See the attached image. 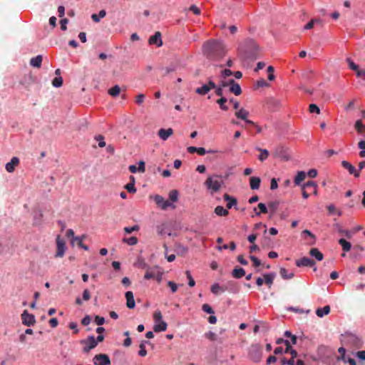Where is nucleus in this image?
I'll use <instances>...</instances> for the list:
<instances>
[{
	"label": "nucleus",
	"mask_w": 365,
	"mask_h": 365,
	"mask_svg": "<svg viewBox=\"0 0 365 365\" xmlns=\"http://www.w3.org/2000/svg\"><path fill=\"white\" fill-rule=\"evenodd\" d=\"M204 55L211 60H220L226 54L225 44L218 40H210L206 41L202 46Z\"/></svg>",
	"instance_id": "nucleus-1"
},
{
	"label": "nucleus",
	"mask_w": 365,
	"mask_h": 365,
	"mask_svg": "<svg viewBox=\"0 0 365 365\" xmlns=\"http://www.w3.org/2000/svg\"><path fill=\"white\" fill-rule=\"evenodd\" d=\"M239 56L242 61H254L258 57L259 47L253 39H247L238 48Z\"/></svg>",
	"instance_id": "nucleus-2"
},
{
	"label": "nucleus",
	"mask_w": 365,
	"mask_h": 365,
	"mask_svg": "<svg viewBox=\"0 0 365 365\" xmlns=\"http://www.w3.org/2000/svg\"><path fill=\"white\" fill-rule=\"evenodd\" d=\"M220 178V176L217 175L209 176L204 182L206 187L210 190L212 194L218 192L222 187V182L218 180Z\"/></svg>",
	"instance_id": "nucleus-3"
},
{
	"label": "nucleus",
	"mask_w": 365,
	"mask_h": 365,
	"mask_svg": "<svg viewBox=\"0 0 365 365\" xmlns=\"http://www.w3.org/2000/svg\"><path fill=\"white\" fill-rule=\"evenodd\" d=\"M249 357L254 362H259L261 360L262 350V346L258 344H252L249 348Z\"/></svg>",
	"instance_id": "nucleus-4"
},
{
	"label": "nucleus",
	"mask_w": 365,
	"mask_h": 365,
	"mask_svg": "<svg viewBox=\"0 0 365 365\" xmlns=\"http://www.w3.org/2000/svg\"><path fill=\"white\" fill-rule=\"evenodd\" d=\"M94 365H110L109 356L106 354H96L93 358Z\"/></svg>",
	"instance_id": "nucleus-5"
},
{
	"label": "nucleus",
	"mask_w": 365,
	"mask_h": 365,
	"mask_svg": "<svg viewBox=\"0 0 365 365\" xmlns=\"http://www.w3.org/2000/svg\"><path fill=\"white\" fill-rule=\"evenodd\" d=\"M81 343L86 344L83 349L85 353L89 352L97 346V341L93 336H88L86 340L82 341Z\"/></svg>",
	"instance_id": "nucleus-6"
},
{
	"label": "nucleus",
	"mask_w": 365,
	"mask_h": 365,
	"mask_svg": "<svg viewBox=\"0 0 365 365\" xmlns=\"http://www.w3.org/2000/svg\"><path fill=\"white\" fill-rule=\"evenodd\" d=\"M346 344H351L352 346L359 348L361 346V339L354 334H347L344 337Z\"/></svg>",
	"instance_id": "nucleus-7"
},
{
	"label": "nucleus",
	"mask_w": 365,
	"mask_h": 365,
	"mask_svg": "<svg viewBox=\"0 0 365 365\" xmlns=\"http://www.w3.org/2000/svg\"><path fill=\"white\" fill-rule=\"evenodd\" d=\"M22 323L28 327L32 326L35 324L34 315L29 314L26 310H24L21 314Z\"/></svg>",
	"instance_id": "nucleus-8"
},
{
	"label": "nucleus",
	"mask_w": 365,
	"mask_h": 365,
	"mask_svg": "<svg viewBox=\"0 0 365 365\" xmlns=\"http://www.w3.org/2000/svg\"><path fill=\"white\" fill-rule=\"evenodd\" d=\"M57 251L56 253V257H62L65 253V242L61 239L59 236L56 238Z\"/></svg>",
	"instance_id": "nucleus-9"
},
{
	"label": "nucleus",
	"mask_w": 365,
	"mask_h": 365,
	"mask_svg": "<svg viewBox=\"0 0 365 365\" xmlns=\"http://www.w3.org/2000/svg\"><path fill=\"white\" fill-rule=\"evenodd\" d=\"M148 43L150 45H156L158 47L161 46L163 45L161 33L160 31H156L153 36H151L149 38Z\"/></svg>",
	"instance_id": "nucleus-10"
},
{
	"label": "nucleus",
	"mask_w": 365,
	"mask_h": 365,
	"mask_svg": "<svg viewBox=\"0 0 365 365\" xmlns=\"http://www.w3.org/2000/svg\"><path fill=\"white\" fill-rule=\"evenodd\" d=\"M315 262L307 257H304L296 261V265L299 267H313Z\"/></svg>",
	"instance_id": "nucleus-11"
},
{
	"label": "nucleus",
	"mask_w": 365,
	"mask_h": 365,
	"mask_svg": "<svg viewBox=\"0 0 365 365\" xmlns=\"http://www.w3.org/2000/svg\"><path fill=\"white\" fill-rule=\"evenodd\" d=\"M19 164V159L17 157H13L10 162L6 164V170L8 173H13L16 167Z\"/></svg>",
	"instance_id": "nucleus-12"
},
{
	"label": "nucleus",
	"mask_w": 365,
	"mask_h": 365,
	"mask_svg": "<svg viewBox=\"0 0 365 365\" xmlns=\"http://www.w3.org/2000/svg\"><path fill=\"white\" fill-rule=\"evenodd\" d=\"M158 267H148L146 269L145 274L144 275V279H155V276L158 274V272L159 271Z\"/></svg>",
	"instance_id": "nucleus-13"
},
{
	"label": "nucleus",
	"mask_w": 365,
	"mask_h": 365,
	"mask_svg": "<svg viewBox=\"0 0 365 365\" xmlns=\"http://www.w3.org/2000/svg\"><path fill=\"white\" fill-rule=\"evenodd\" d=\"M341 165L344 168L348 170L349 174L354 175L356 178L359 176V171H356V168L348 161L343 160L341 162Z\"/></svg>",
	"instance_id": "nucleus-14"
},
{
	"label": "nucleus",
	"mask_w": 365,
	"mask_h": 365,
	"mask_svg": "<svg viewBox=\"0 0 365 365\" xmlns=\"http://www.w3.org/2000/svg\"><path fill=\"white\" fill-rule=\"evenodd\" d=\"M126 299V305L129 309H133L135 307L133 293L131 291H128L125 294Z\"/></svg>",
	"instance_id": "nucleus-15"
},
{
	"label": "nucleus",
	"mask_w": 365,
	"mask_h": 365,
	"mask_svg": "<svg viewBox=\"0 0 365 365\" xmlns=\"http://www.w3.org/2000/svg\"><path fill=\"white\" fill-rule=\"evenodd\" d=\"M173 133V130L170 128L168 129L161 128L158 130V135L163 140H166Z\"/></svg>",
	"instance_id": "nucleus-16"
},
{
	"label": "nucleus",
	"mask_w": 365,
	"mask_h": 365,
	"mask_svg": "<svg viewBox=\"0 0 365 365\" xmlns=\"http://www.w3.org/2000/svg\"><path fill=\"white\" fill-rule=\"evenodd\" d=\"M224 200L227 202V209H231L232 207H235V209L237 210V207H236L237 200L236 198L229 195L228 194L224 195Z\"/></svg>",
	"instance_id": "nucleus-17"
},
{
	"label": "nucleus",
	"mask_w": 365,
	"mask_h": 365,
	"mask_svg": "<svg viewBox=\"0 0 365 365\" xmlns=\"http://www.w3.org/2000/svg\"><path fill=\"white\" fill-rule=\"evenodd\" d=\"M43 56L41 55H38L30 59V65L34 68H39L41 66Z\"/></svg>",
	"instance_id": "nucleus-18"
},
{
	"label": "nucleus",
	"mask_w": 365,
	"mask_h": 365,
	"mask_svg": "<svg viewBox=\"0 0 365 365\" xmlns=\"http://www.w3.org/2000/svg\"><path fill=\"white\" fill-rule=\"evenodd\" d=\"M168 324L165 322L161 320L155 323L153 327V330L155 332L164 331L167 329Z\"/></svg>",
	"instance_id": "nucleus-19"
},
{
	"label": "nucleus",
	"mask_w": 365,
	"mask_h": 365,
	"mask_svg": "<svg viewBox=\"0 0 365 365\" xmlns=\"http://www.w3.org/2000/svg\"><path fill=\"white\" fill-rule=\"evenodd\" d=\"M309 255L318 261H322L324 259V255L317 248H312L309 250Z\"/></svg>",
	"instance_id": "nucleus-20"
},
{
	"label": "nucleus",
	"mask_w": 365,
	"mask_h": 365,
	"mask_svg": "<svg viewBox=\"0 0 365 365\" xmlns=\"http://www.w3.org/2000/svg\"><path fill=\"white\" fill-rule=\"evenodd\" d=\"M264 283L270 288L271 286L273 284V282H274V279L275 278V273H268V274H264Z\"/></svg>",
	"instance_id": "nucleus-21"
},
{
	"label": "nucleus",
	"mask_w": 365,
	"mask_h": 365,
	"mask_svg": "<svg viewBox=\"0 0 365 365\" xmlns=\"http://www.w3.org/2000/svg\"><path fill=\"white\" fill-rule=\"evenodd\" d=\"M232 275L234 278L240 279L245 275V271L242 267H235L232 272Z\"/></svg>",
	"instance_id": "nucleus-22"
},
{
	"label": "nucleus",
	"mask_w": 365,
	"mask_h": 365,
	"mask_svg": "<svg viewBox=\"0 0 365 365\" xmlns=\"http://www.w3.org/2000/svg\"><path fill=\"white\" fill-rule=\"evenodd\" d=\"M261 180L258 177H251L250 179V188L257 190L260 186Z\"/></svg>",
	"instance_id": "nucleus-23"
},
{
	"label": "nucleus",
	"mask_w": 365,
	"mask_h": 365,
	"mask_svg": "<svg viewBox=\"0 0 365 365\" xmlns=\"http://www.w3.org/2000/svg\"><path fill=\"white\" fill-rule=\"evenodd\" d=\"M330 312V307L329 305L324 306L323 308H319L316 310V314L319 317H323L324 315Z\"/></svg>",
	"instance_id": "nucleus-24"
},
{
	"label": "nucleus",
	"mask_w": 365,
	"mask_h": 365,
	"mask_svg": "<svg viewBox=\"0 0 365 365\" xmlns=\"http://www.w3.org/2000/svg\"><path fill=\"white\" fill-rule=\"evenodd\" d=\"M249 112L244 109V108H241L238 110H237L235 112V116L237 118H240L241 120H246V118L248 117L249 115Z\"/></svg>",
	"instance_id": "nucleus-25"
},
{
	"label": "nucleus",
	"mask_w": 365,
	"mask_h": 365,
	"mask_svg": "<svg viewBox=\"0 0 365 365\" xmlns=\"http://www.w3.org/2000/svg\"><path fill=\"white\" fill-rule=\"evenodd\" d=\"M285 346L286 349L284 350V353H289L292 358H296L297 356V352L292 348L289 341H285Z\"/></svg>",
	"instance_id": "nucleus-26"
},
{
	"label": "nucleus",
	"mask_w": 365,
	"mask_h": 365,
	"mask_svg": "<svg viewBox=\"0 0 365 365\" xmlns=\"http://www.w3.org/2000/svg\"><path fill=\"white\" fill-rule=\"evenodd\" d=\"M256 149L260 152V155L258 156V159L260 161L262 162L268 158L269 153L267 149H262L261 148H257Z\"/></svg>",
	"instance_id": "nucleus-27"
},
{
	"label": "nucleus",
	"mask_w": 365,
	"mask_h": 365,
	"mask_svg": "<svg viewBox=\"0 0 365 365\" xmlns=\"http://www.w3.org/2000/svg\"><path fill=\"white\" fill-rule=\"evenodd\" d=\"M354 127L359 134H365V125L361 120L356 122Z\"/></svg>",
	"instance_id": "nucleus-28"
},
{
	"label": "nucleus",
	"mask_w": 365,
	"mask_h": 365,
	"mask_svg": "<svg viewBox=\"0 0 365 365\" xmlns=\"http://www.w3.org/2000/svg\"><path fill=\"white\" fill-rule=\"evenodd\" d=\"M339 244L342 247L344 252H349L351 250V243L343 238L339 240Z\"/></svg>",
	"instance_id": "nucleus-29"
},
{
	"label": "nucleus",
	"mask_w": 365,
	"mask_h": 365,
	"mask_svg": "<svg viewBox=\"0 0 365 365\" xmlns=\"http://www.w3.org/2000/svg\"><path fill=\"white\" fill-rule=\"evenodd\" d=\"M229 91L230 93H234L235 96H240L242 93V89L239 83L234 84L233 86L229 87Z\"/></svg>",
	"instance_id": "nucleus-30"
},
{
	"label": "nucleus",
	"mask_w": 365,
	"mask_h": 365,
	"mask_svg": "<svg viewBox=\"0 0 365 365\" xmlns=\"http://www.w3.org/2000/svg\"><path fill=\"white\" fill-rule=\"evenodd\" d=\"M210 91V88L205 84L201 87L197 88L195 90V93L201 96H205L207 93H208Z\"/></svg>",
	"instance_id": "nucleus-31"
},
{
	"label": "nucleus",
	"mask_w": 365,
	"mask_h": 365,
	"mask_svg": "<svg viewBox=\"0 0 365 365\" xmlns=\"http://www.w3.org/2000/svg\"><path fill=\"white\" fill-rule=\"evenodd\" d=\"M215 213L218 216H227L229 214V212L222 206L219 205L215 208Z\"/></svg>",
	"instance_id": "nucleus-32"
},
{
	"label": "nucleus",
	"mask_w": 365,
	"mask_h": 365,
	"mask_svg": "<svg viewBox=\"0 0 365 365\" xmlns=\"http://www.w3.org/2000/svg\"><path fill=\"white\" fill-rule=\"evenodd\" d=\"M106 15V12L105 10H101L98 14H93L91 15V19L95 22H98L101 19L104 18Z\"/></svg>",
	"instance_id": "nucleus-33"
},
{
	"label": "nucleus",
	"mask_w": 365,
	"mask_h": 365,
	"mask_svg": "<svg viewBox=\"0 0 365 365\" xmlns=\"http://www.w3.org/2000/svg\"><path fill=\"white\" fill-rule=\"evenodd\" d=\"M305 177L306 174L304 171L298 172L297 176L294 178V183L299 185L305 179Z\"/></svg>",
	"instance_id": "nucleus-34"
},
{
	"label": "nucleus",
	"mask_w": 365,
	"mask_h": 365,
	"mask_svg": "<svg viewBox=\"0 0 365 365\" xmlns=\"http://www.w3.org/2000/svg\"><path fill=\"white\" fill-rule=\"evenodd\" d=\"M120 92V88L119 86L115 85L108 90V93L113 97H117Z\"/></svg>",
	"instance_id": "nucleus-35"
},
{
	"label": "nucleus",
	"mask_w": 365,
	"mask_h": 365,
	"mask_svg": "<svg viewBox=\"0 0 365 365\" xmlns=\"http://www.w3.org/2000/svg\"><path fill=\"white\" fill-rule=\"evenodd\" d=\"M227 99L225 97H222L217 101V103L220 106V108L226 111L228 110V107L225 105Z\"/></svg>",
	"instance_id": "nucleus-36"
},
{
	"label": "nucleus",
	"mask_w": 365,
	"mask_h": 365,
	"mask_svg": "<svg viewBox=\"0 0 365 365\" xmlns=\"http://www.w3.org/2000/svg\"><path fill=\"white\" fill-rule=\"evenodd\" d=\"M287 272H288V271L285 268H281L279 270L280 275L283 279H292L294 277V274L293 273L288 274Z\"/></svg>",
	"instance_id": "nucleus-37"
},
{
	"label": "nucleus",
	"mask_w": 365,
	"mask_h": 365,
	"mask_svg": "<svg viewBox=\"0 0 365 365\" xmlns=\"http://www.w3.org/2000/svg\"><path fill=\"white\" fill-rule=\"evenodd\" d=\"M312 187L313 188V192L316 195L317 194V185L314 181H308L302 187L304 190Z\"/></svg>",
	"instance_id": "nucleus-38"
},
{
	"label": "nucleus",
	"mask_w": 365,
	"mask_h": 365,
	"mask_svg": "<svg viewBox=\"0 0 365 365\" xmlns=\"http://www.w3.org/2000/svg\"><path fill=\"white\" fill-rule=\"evenodd\" d=\"M225 289L221 287L219 284L216 283L211 286V292L214 294H218L220 292H224Z\"/></svg>",
	"instance_id": "nucleus-39"
},
{
	"label": "nucleus",
	"mask_w": 365,
	"mask_h": 365,
	"mask_svg": "<svg viewBox=\"0 0 365 365\" xmlns=\"http://www.w3.org/2000/svg\"><path fill=\"white\" fill-rule=\"evenodd\" d=\"M154 200L157 205L163 210V204L165 201L164 197L159 195H156L154 197Z\"/></svg>",
	"instance_id": "nucleus-40"
},
{
	"label": "nucleus",
	"mask_w": 365,
	"mask_h": 365,
	"mask_svg": "<svg viewBox=\"0 0 365 365\" xmlns=\"http://www.w3.org/2000/svg\"><path fill=\"white\" fill-rule=\"evenodd\" d=\"M169 200L171 202H176L178 200V192L176 190H173L169 192Z\"/></svg>",
	"instance_id": "nucleus-41"
},
{
	"label": "nucleus",
	"mask_w": 365,
	"mask_h": 365,
	"mask_svg": "<svg viewBox=\"0 0 365 365\" xmlns=\"http://www.w3.org/2000/svg\"><path fill=\"white\" fill-rule=\"evenodd\" d=\"M145 343H148V341H143L140 343V344L139 346L140 350L138 351V354L140 356H145L147 355V351L145 349Z\"/></svg>",
	"instance_id": "nucleus-42"
},
{
	"label": "nucleus",
	"mask_w": 365,
	"mask_h": 365,
	"mask_svg": "<svg viewBox=\"0 0 365 365\" xmlns=\"http://www.w3.org/2000/svg\"><path fill=\"white\" fill-rule=\"evenodd\" d=\"M123 241L129 245H135L138 242V239L135 237H130L129 238H123Z\"/></svg>",
	"instance_id": "nucleus-43"
},
{
	"label": "nucleus",
	"mask_w": 365,
	"mask_h": 365,
	"mask_svg": "<svg viewBox=\"0 0 365 365\" xmlns=\"http://www.w3.org/2000/svg\"><path fill=\"white\" fill-rule=\"evenodd\" d=\"M62 84H63V78L61 76L56 77L52 81V85L54 87H56V88L61 87L62 86Z\"/></svg>",
	"instance_id": "nucleus-44"
},
{
	"label": "nucleus",
	"mask_w": 365,
	"mask_h": 365,
	"mask_svg": "<svg viewBox=\"0 0 365 365\" xmlns=\"http://www.w3.org/2000/svg\"><path fill=\"white\" fill-rule=\"evenodd\" d=\"M257 207H259V212H256V215H259L261 213H267L268 210H267V207H266L265 204L264 203H259Z\"/></svg>",
	"instance_id": "nucleus-45"
},
{
	"label": "nucleus",
	"mask_w": 365,
	"mask_h": 365,
	"mask_svg": "<svg viewBox=\"0 0 365 365\" xmlns=\"http://www.w3.org/2000/svg\"><path fill=\"white\" fill-rule=\"evenodd\" d=\"M125 188L130 193H135L136 192V188L135 187L134 182H130L125 185Z\"/></svg>",
	"instance_id": "nucleus-46"
},
{
	"label": "nucleus",
	"mask_w": 365,
	"mask_h": 365,
	"mask_svg": "<svg viewBox=\"0 0 365 365\" xmlns=\"http://www.w3.org/2000/svg\"><path fill=\"white\" fill-rule=\"evenodd\" d=\"M205 338L210 341H215L217 339V335L215 333L209 331L205 334Z\"/></svg>",
	"instance_id": "nucleus-47"
},
{
	"label": "nucleus",
	"mask_w": 365,
	"mask_h": 365,
	"mask_svg": "<svg viewBox=\"0 0 365 365\" xmlns=\"http://www.w3.org/2000/svg\"><path fill=\"white\" fill-rule=\"evenodd\" d=\"M140 229L139 226L135 225L133 227H124V231L128 233V234H130L133 232H135V231H138Z\"/></svg>",
	"instance_id": "nucleus-48"
},
{
	"label": "nucleus",
	"mask_w": 365,
	"mask_h": 365,
	"mask_svg": "<svg viewBox=\"0 0 365 365\" xmlns=\"http://www.w3.org/2000/svg\"><path fill=\"white\" fill-rule=\"evenodd\" d=\"M162 318H163V317H162L161 312L160 310H156L153 314V319H154L155 323L158 322V321H161Z\"/></svg>",
	"instance_id": "nucleus-49"
},
{
	"label": "nucleus",
	"mask_w": 365,
	"mask_h": 365,
	"mask_svg": "<svg viewBox=\"0 0 365 365\" xmlns=\"http://www.w3.org/2000/svg\"><path fill=\"white\" fill-rule=\"evenodd\" d=\"M346 61L349 64V67L350 69L356 71L359 69V66L356 65L354 61H352L350 58H347Z\"/></svg>",
	"instance_id": "nucleus-50"
},
{
	"label": "nucleus",
	"mask_w": 365,
	"mask_h": 365,
	"mask_svg": "<svg viewBox=\"0 0 365 365\" xmlns=\"http://www.w3.org/2000/svg\"><path fill=\"white\" fill-rule=\"evenodd\" d=\"M96 140L98 142V146L100 148H103L106 146V142L104 141V137L101 135H99L96 137Z\"/></svg>",
	"instance_id": "nucleus-51"
},
{
	"label": "nucleus",
	"mask_w": 365,
	"mask_h": 365,
	"mask_svg": "<svg viewBox=\"0 0 365 365\" xmlns=\"http://www.w3.org/2000/svg\"><path fill=\"white\" fill-rule=\"evenodd\" d=\"M274 70V67L272 66H269L267 68V72L269 73L267 78L269 81H273L275 78L274 75L273 74Z\"/></svg>",
	"instance_id": "nucleus-52"
},
{
	"label": "nucleus",
	"mask_w": 365,
	"mask_h": 365,
	"mask_svg": "<svg viewBox=\"0 0 365 365\" xmlns=\"http://www.w3.org/2000/svg\"><path fill=\"white\" fill-rule=\"evenodd\" d=\"M338 351L340 354V356L338 358V359H341L344 362H346V356H345L346 349L344 347H340L338 349Z\"/></svg>",
	"instance_id": "nucleus-53"
},
{
	"label": "nucleus",
	"mask_w": 365,
	"mask_h": 365,
	"mask_svg": "<svg viewBox=\"0 0 365 365\" xmlns=\"http://www.w3.org/2000/svg\"><path fill=\"white\" fill-rule=\"evenodd\" d=\"M309 112L310 113H320V109L316 105V104H310L309 106Z\"/></svg>",
	"instance_id": "nucleus-54"
},
{
	"label": "nucleus",
	"mask_w": 365,
	"mask_h": 365,
	"mask_svg": "<svg viewBox=\"0 0 365 365\" xmlns=\"http://www.w3.org/2000/svg\"><path fill=\"white\" fill-rule=\"evenodd\" d=\"M202 309L207 313V314H214V310L212 308L207 304H204L202 307Z\"/></svg>",
	"instance_id": "nucleus-55"
},
{
	"label": "nucleus",
	"mask_w": 365,
	"mask_h": 365,
	"mask_svg": "<svg viewBox=\"0 0 365 365\" xmlns=\"http://www.w3.org/2000/svg\"><path fill=\"white\" fill-rule=\"evenodd\" d=\"M270 243H271V240L267 237H264V239H262V247L263 248L269 247Z\"/></svg>",
	"instance_id": "nucleus-56"
},
{
	"label": "nucleus",
	"mask_w": 365,
	"mask_h": 365,
	"mask_svg": "<svg viewBox=\"0 0 365 365\" xmlns=\"http://www.w3.org/2000/svg\"><path fill=\"white\" fill-rule=\"evenodd\" d=\"M186 275L188 279L189 286L194 287L195 284V282L194 279L192 278V277L191 276L190 271H186Z\"/></svg>",
	"instance_id": "nucleus-57"
},
{
	"label": "nucleus",
	"mask_w": 365,
	"mask_h": 365,
	"mask_svg": "<svg viewBox=\"0 0 365 365\" xmlns=\"http://www.w3.org/2000/svg\"><path fill=\"white\" fill-rule=\"evenodd\" d=\"M189 11L193 12L195 15H200L201 11L200 9L196 5H191L189 8Z\"/></svg>",
	"instance_id": "nucleus-58"
},
{
	"label": "nucleus",
	"mask_w": 365,
	"mask_h": 365,
	"mask_svg": "<svg viewBox=\"0 0 365 365\" xmlns=\"http://www.w3.org/2000/svg\"><path fill=\"white\" fill-rule=\"evenodd\" d=\"M144 100H145V95L144 94H138L136 98H135V103L138 104V105H141L143 102H144Z\"/></svg>",
	"instance_id": "nucleus-59"
},
{
	"label": "nucleus",
	"mask_w": 365,
	"mask_h": 365,
	"mask_svg": "<svg viewBox=\"0 0 365 365\" xmlns=\"http://www.w3.org/2000/svg\"><path fill=\"white\" fill-rule=\"evenodd\" d=\"M73 240L77 242L78 246L82 247L85 250H88V247L84 244H83L82 240L79 237H73Z\"/></svg>",
	"instance_id": "nucleus-60"
},
{
	"label": "nucleus",
	"mask_w": 365,
	"mask_h": 365,
	"mask_svg": "<svg viewBox=\"0 0 365 365\" xmlns=\"http://www.w3.org/2000/svg\"><path fill=\"white\" fill-rule=\"evenodd\" d=\"M250 259L252 261L255 267H259L261 264L260 260L253 255L250 256Z\"/></svg>",
	"instance_id": "nucleus-61"
},
{
	"label": "nucleus",
	"mask_w": 365,
	"mask_h": 365,
	"mask_svg": "<svg viewBox=\"0 0 365 365\" xmlns=\"http://www.w3.org/2000/svg\"><path fill=\"white\" fill-rule=\"evenodd\" d=\"M95 322L99 326L103 325L105 323V319L103 317L96 316Z\"/></svg>",
	"instance_id": "nucleus-62"
},
{
	"label": "nucleus",
	"mask_w": 365,
	"mask_h": 365,
	"mask_svg": "<svg viewBox=\"0 0 365 365\" xmlns=\"http://www.w3.org/2000/svg\"><path fill=\"white\" fill-rule=\"evenodd\" d=\"M279 203L277 202H272L269 203V207L272 210V213H274L278 207Z\"/></svg>",
	"instance_id": "nucleus-63"
},
{
	"label": "nucleus",
	"mask_w": 365,
	"mask_h": 365,
	"mask_svg": "<svg viewBox=\"0 0 365 365\" xmlns=\"http://www.w3.org/2000/svg\"><path fill=\"white\" fill-rule=\"evenodd\" d=\"M356 74L358 78H361L365 80V70L364 69H358L356 71Z\"/></svg>",
	"instance_id": "nucleus-64"
}]
</instances>
